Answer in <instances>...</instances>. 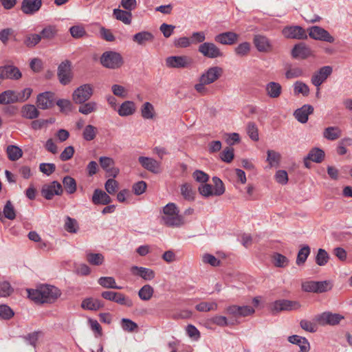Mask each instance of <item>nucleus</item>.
I'll return each mask as SVG.
<instances>
[{"mask_svg": "<svg viewBox=\"0 0 352 352\" xmlns=\"http://www.w3.org/2000/svg\"><path fill=\"white\" fill-rule=\"evenodd\" d=\"M63 192V187L61 184L56 181H54L50 184H45L42 187L41 194L42 195L48 200L53 198L54 195H60Z\"/></svg>", "mask_w": 352, "mask_h": 352, "instance_id": "nucleus-13", "label": "nucleus"}, {"mask_svg": "<svg viewBox=\"0 0 352 352\" xmlns=\"http://www.w3.org/2000/svg\"><path fill=\"white\" fill-rule=\"evenodd\" d=\"M135 111V103L130 100L124 101L118 109V113L122 117L133 115Z\"/></svg>", "mask_w": 352, "mask_h": 352, "instance_id": "nucleus-31", "label": "nucleus"}, {"mask_svg": "<svg viewBox=\"0 0 352 352\" xmlns=\"http://www.w3.org/2000/svg\"><path fill=\"white\" fill-rule=\"evenodd\" d=\"M292 56L294 58L305 59L311 56V50L304 43H300L294 46L292 50Z\"/></svg>", "mask_w": 352, "mask_h": 352, "instance_id": "nucleus-20", "label": "nucleus"}, {"mask_svg": "<svg viewBox=\"0 0 352 352\" xmlns=\"http://www.w3.org/2000/svg\"><path fill=\"white\" fill-rule=\"evenodd\" d=\"M93 95V88L89 84H84L76 89L73 93V100L76 104H82Z\"/></svg>", "mask_w": 352, "mask_h": 352, "instance_id": "nucleus-5", "label": "nucleus"}, {"mask_svg": "<svg viewBox=\"0 0 352 352\" xmlns=\"http://www.w3.org/2000/svg\"><path fill=\"white\" fill-rule=\"evenodd\" d=\"M301 304L297 300L286 299L278 300L270 305V311L272 314H276L281 311H292L300 309Z\"/></svg>", "mask_w": 352, "mask_h": 352, "instance_id": "nucleus-3", "label": "nucleus"}, {"mask_svg": "<svg viewBox=\"0 0 352 352\" xmlns=\"http://www.w3.org/2000/svg\"><path fill=\"white\" fill-rule=\"evenodd\" d=\"M104 256L100 253H89L87 254V261L93 265H100L104 262Z\"/></svg>", "mask_w": 352, "mask_h": 352, "instance_id": "nucleus-52", "label": "nucleus"}, {"mask_svg": "<svg viewBox=\"0 0 352 352\" xmlns=\"http://www.w3.org/2000/svg\"><path fill=\"white\" fill-rule=\"evenodd\" d=\"M267 94L271 98H278L282 93V86L276 82H270L265 85Z\"/></svg>", "mask_w": 352, "mask_h": 352, "instance_id": "nucleus-30", "label": "nucleus"}, {"mask_svg": "<svg viewBox=\"0 0 352 352\" xmlns=\"http://www.w3.org/2000/svg\"><path fill=\"white\" fill-rule=\"evenodd\" d=\"M19 102L16 93L12 90H6L0 94V104H8Z\"/></svg>", "mask_w": 352, "mask_h": 352, "instance_id": "nucleus-36", "label": "nucleus"}, {"mask_svg": "<svg viewBox=\"0 0 352 352\" xmlns=\"http://www.w3.org/2000/svg\"><path fill=\"white\" fill-rule=\"evenodd\" d=\"M309 36L318 41H322L332 43L334 42L335 38L332 36L328 31L320 26H312L309 29Z\"/></svg>", "mask_w": 352, "mask_h": 352, "instance_id": "nucleus-11", "label": "nucleus"}, {"mask_svg": "<svg viewBox=\"0 0 352 352\" xmlns=\"http://www.w3.org/2000/svg\"><path fill=\"white\" fill-rule=\"evenodd\" d=\"M305 75L304 69L298 66L290 67L285 72V77L287 79L296 78Z\"/></svg>", "mask_w": 352, "mask_h": 352, "instance_id": "nucleus-41", "label": "nucleus"}, {"mask_svg": "<svg viewBox=\"0 0 352 352\" xmlns=\"http://www.w3.org/2000/svg\"><path fill=\"white\" fill-rule=\"evenodd\" d=\"M98 283L100 285L104 288H110V289H122L121 287H119L116 285V280L113 277L111 276H102L100 277L98 280Z\"/></svg>", "mask_w": 352, "mask_h": 352, "instance_id": "nucleus-38", "label": "nucleus"}, {"mask_svg": "<svg viewBox=\"0 0 352 352\" xmlns=\"http://www.w3.org/2000/svg\"><path fill=\"white\" fill-rule=\"evenodd\" d=\"M218 305L215 302H201L195 306V309L201 312L216 311Z\"/></svg>", "mask_w": 352, "mask_h": 352, "instance_id": "nucleus-46", "label": "nucleus"}, {"mask_svg": "<svg viewBox=\"0 0 352 352\" xmlns=\"http://www.w3.org/2000/svg\"><path fill=\"white\" fill-rule=\"evenodd\" d=\"M57 76L60 82L63 85L71 82L72 78V63L69 60H65L60 63L58 67Z\"/></svg>", "mask_w": 352, "mask_h": 352, "instance_id": "nucleus-8", "label": "nucleus"}, {"mask_svg": "<svg viewBox=\"0 0 352 352\" xmlns=\"http://www.w3.org/2000/svg\"><path fill=\"white\" fill-rule=\"evenodd\" d=\"M131 272L133 274L140 276L145 280H151L155 276V273L153 270L144 267L133 266Z\"/></svg>", "mask_w": 352, "mask_h": 352, "instance_id": "nucleus-26", "label": "nucleus"}, {"mask_svg": "<svg viewBox=\"0 0 352 352\" xmlns=\"http://www.w3.org/2000/svg\"><path fill=\"white\" fill-rule=\"evenodd\" d=\"M272 263L277 267H285L289 264V259L279 253H274L272 256Z\"/></svg>", "mask_w": 352, "mask_h": 352, "instance_id": "nucleus-43", "label": "nucleus"}, {"mask_svg": "<svg viewBox=\"0 0 352 352\" xmlns=\"http://www.w3.org/2000/svg\"><path fill=\"white\" fill-rule=\"evenodd\" d=\"M40 288L43 303L52 302L60 296V290L54 286L43 285Z\"/></svg>", "mask_w": 352, "mask_h": 352, "instance_id": "nucleus-17", "label": "nucleus"}, {"mask_svg": "<svg viewBox=\"0 0 352 352\" xmlns=\"http://www.w3.org/2000/svg\"><path fill=\"white\" fill-rule=\"evenodd\" d=\"M294 91L296 95L300 94L304 96H307L309 94V88L305 82L296 81L294 84Z\"/></svg>", "mask_w": 352, "mask_h": 352, "instance_id": "nucleus-47", "label": "nucleus"}, {"mask_svg": "<svg viewBox=\"0 0 352 352\" xmlns=\"http://www.w3.org/2000/svg\"><path fill=\"white\" fill-rule=\"evenodd\" d=\"M104 188L107 193L113 195L118 190V183L114 179L110 178L106 182Z\"/></svg>", "mask_w": 352, "mask_h": 352, "instance_id": "nucleus-60", "label": "nucleus"}, {"mask_svg": "<svg viewBox=\"0 0 352 352\" xmlns=\"http://www.w3.org/2000/svg\"><path fill=\"white\" fill-rule=\"evenodd\" d=\"M198 52L208 58H217L223 56V53L221 50L214 43L211 42H204L200 44L198 47Z\"/></svg>", "mask_w": 352, "mask_h": 352, "instance_id": "nucleus-6", "label": "nucleus"}, {"mask_svg": "<svg viewBox=\"0 0 352 352\" xmlns=\"http://www.w3.org/2000/svg\"><path fill=\"white\" fill-rule=\"evenodd\" d=\"M310 252V248L307 245L302 246L298 252L296 264L298 265L304 264L309 256Z\"/></svg>", "mask_w": 352, "mask_h": 352, "instance_id": "nucleus-44", "label": "nucleus"}, {"mask_svg": "<svg viewBox=\"0 0 352 352\" xmlns=\"http://www.w3.org/2000/svg\"><path fill=\"white\" fill-rule=\"evenodd\" d=\"M120 325L122 329L126 332L133 333L138 330V324L129 318H122Z\"/></svg>", "mask_w": 352, "mask_h": 352, "instance_id": "nucleus-40", "label": "nucleus"}, {"mask_svg": "<svg viewBox=\"0 0 352 352\" xmlns=\"http://www.w3.org/2000/svg\"><path fill=\"white\" fill-rule=\"evenodd\" d=\"M344 316L339 314H333L331 312H324L316 317V321L321 325H336L338 324Z\"/></svg>", "mask_w": 352, "mask_h": 352, "instance_id": "nucleus-14", "label": "nucleus"}, {"mask_svg": "<svg viewBox=\"0 0 352 352\" xmlns=\"http://www.w3.org/2000/svg\"><path fill=\"white\" fill-rule=\"evenodd\" d=\"M91 201L95 205H108L112 201V199L107 192L97 188L94 191Z\"/></svg>", "mask_w": 352, "mask_h": 352, "instance_id": "nucleus-23", "label": "nucleus"}, {"mask_svg": "<svg viewBox=\"0 0 352 352\" xmlns=\"http://www.w3.org/2000/svg\"><path fill=\"white\" fill-rule=\"evenodd\" d=\"M323 137L330 141H334L342 135V131L338 126H328L323 131Z\"/></svg>", "mask_w": 352, "mask_h": 352, "instance_id": "nucleus-34", "label": "nucleus"}, {"mask_svg": "<svg viewBox=\"0 0 352 352\" xmlns=\"http://www.w3.org/2000/svg\"><path fill=\"white\" fill-rule=\"evenodd\" d=\"M179 210L174 203L166 204L163 208L162 219L168 227H179L184 224L183 218L179 214Z\"/></svg>", "mask_w": 352, "mask_h": 352, "instance_id": "nucleus-2", "label": "nucleus"}, {"mask_svg": "<svg viewBox=\"0 0 352 352\" xmlns=\"http://www.w3.org/2000/svg\"><path fill=\"white\" fill-rule=\"evenodd\" d=\"M101 65L108 69H118L123 64L121 54L114 51L104 52L100 56Z\"/></svg>", "mask_w": 352, "mask_h": 352, "instance_id": "nucleus-4", "label": "nucleus"}, {"mask_svg": "<svg viewBox=\"0 0 352 352\" xmlns=\"http://www.w3.org/2000/svg\"><path fill=\"white\" fill-rule=\"evenodd\" d=\"M234 149L232 147L226 148L221 153L220 158L222 161L230 163L234 158Z\"/></svg>", "mask_w": 352, "mask_h": 352, "instance_id": "nucleus-61", "label": "nucleus"}, {"mask_svg": "<svg viewBox=\"0 0 352 352\" xmlns=\"http://www.w3.org/2000/svg\"><path fill=\"white\" fill-rule=\"evenodd\" d=\"M99 162L101 168L109 174V176H118L119 174L120 170L115 167V162L111 157L102 156L99 158Z\"/></svg>", "mask_w": 352, "mask_h": 352, "instance_id": "nucleus-18", "label": "nucleus"}, {"mask_svg": "<svg viewBox=\"0 0 352 352\" xmlns=\"http://www.w3.org/2000/svg\"><path fill=\"white\" fill-rule=\"evenodd\" d=\"M329 260V256L327 252L324 249L320 248L316 256V263L320 266H324L328 263Z\"/></svg>", "mask_w": 352, "mask_h": 352, "instance_id": "nucleus-51", "label": "nucleus"}, {"mask_svg": "<svg viewBox=\"0 0 352 352\" xmlns=\"http://www.w3.org/2000/svg\"><path fill=\"white\" fill-rule=\"evenodd\" d=\"M114 17L126 25H129L132 20V14L127 10L116 8L113 11Z\"/></svg>", "mask_w": 352, "mask_h": 352, "instance_id": "nucleus-35", "label": "nucleus"}, {"mask_svg": "<svg viewBox=\"0 0 352 352\" xmlns=\"http://www.w3.org/2000/svg\"><path fill=\"white\" fill-rule=\"evenodd\" d=\"M56 33L57 30L55 26L47 25L41 30L39 34L41 36V39H52L55 37Z\"/></svg>", "mask_w": 352, "mask_h": 352, "instance_id": "nucleus-48", "label": "nucleus"}, {"mask_svg": "<svg viewBox=\"0 0 352 352\" xmlns=\"http://www.w3.org/2000/svg\"><path fill=\"white\" fill-rule=\"evenodd\" d=\"M41 41V36L38 34H30L26 36L24 44L29 48L34 47Z\"/></svg>", "mask_w": 352, "mask_h": 352, "instance_id": "nucleus-50", "label": "nucleus"}, {"mask_svg": "<svg viewBox=\"0 0 352 352\" xmlns=\"http://www.w3.org/2000/svg\"><path fill=\"white\" fill-rule=\"evenodd\" d=\"M180 192L184 199L188 201H192L195 200L196 190L190 184L184 183L181 185Z\"/></svg>", "mask_w": 352, "mask_h": 352, "instance_id": "nucleus-32", "label": "nucleus"}, {"mask_svg": "<svg viewBox=\"0 0 352 352\" xmlns=\"http://www.w3.org/2000/svg\"><path fill=\"white\" fill-rule=\"evenodd\" d=\"M223 69L219 66H213L206 69L201 76L203 82L208 85L215 82L223 74Z\"/></svg>", "mask_w": 352, "mask_h": 352, "instance_id": "nucleus-15", "label": "nucleus"}, {"mask_svg": "<svg viewBox=\"0 0 352 352\" xmlns=\"http://www.w3.org/2000/svg\"><path fill=\"white\" fill-rule=\"evenodd\" d=\"M22 117L33 120L39 116V111L33 104H25L21 109Z\"/></svg>", "mask_w": 352, "mask_h": 352, "instance_id": "nucleus-37", "label": "nucleus"}, {"mask_svg": "<svg viewBox=\"0 0 352 352\" xmlns=\"http://www.w3.org/2000/svg\"><path fill=\"white\" fill-rule=\"evenodd\" d=\"M316 293H322L327 292L331 289V285L329 281H315Z\"/></svg>", "mask_w": 352, "mask_h": 352, "instance_id": "nucleus-63", "label": "nucleus"}, {"mask_svg": "<svg viewBox=\"0 0 352 352\" xmlns=\"http://www.w3.org/2000/svg\"><path fill=\"white\" fill-rule=\"evenodd\" d=\"M314 111V107L310 104H305L294 111V116L300 123H306L309 116Z\"/></svg>", "mask_w": 352, "mask_h": 352, "instance_id": "nucleus-24", "label": "nucleus"}, {"mask_svg": "<svg viewBox=\"0 0 352 352\" xmlns=\"http://www.w3.org/2000/svg\"><path fill=\"white\" fill-rule=\"evenodd\" d=\"M280 160V155L274 151H267V161L269 162L271 167H276L278 166Z\"/></svg>", "mask_w": 352, "mask_h": 352, "instance_id": "nucleus-55", "label": "nucleus"}, {"mask_svg": "<svg viewBox=\"0 0 352 352\" xmlns=\"http://www.w3.org/2000/svg\"><path fill=\"white\" fill-rule=\"evenodd\" d=\"M288 340L292 344L298 345L300 349V352H308L309 351V342L304 337L293 335L288 338Z\"/></svg>", "mask_w": 352, "mask_h": 352, "instance_id": "nucleus-29", "label": "nucleus"}, {"mask_svg": "<svg viewBox=\"0 0 352 352\" xmlns=\"http://www.w3.org/2000/svg\"><path fill=\"white\" fill-rule=\"evenodd\" d=\"M333 67L329 65L323 66L316 71L311 78V82L317 88H319L322 83L331 75Z\"/></svg>", "mask_w": 352, "mask_h": 352, "instance_id": "nucleus-7", "label": "nucleus"}, {"mask_svg": "<svg viewBox=\"0 0 352 352\" xmlns=\"http://www.w3.org/2000/svg\"><path fill=\"white\" fill-rule=\"evenodd\" d=\"M138 162L145 169L153 173L157 174L160 169V162L148 157H139Z\"/></svg>", "mask_w": 352, "mask_h": 352, "instance_id": "nucleus-22", "label": "nucleus"}, {"mask_svg": "<svg viewBox=\"0 0 352 352\" xmlns=\"http://www.w3.org/2000/svg\"><path fill=\"white\" fill-rule=\"evenodd\" d=\"M250 50V44L248 42H243L240 43L235 48V53L241 56L247 55Z\"/></svg>", "mask_w": 352, "mask_h": 352, "instance_id": "nucleus-64", "label": "nucleus"}, {"mask_svg": "<svg viewBox=\"0 0 352 352\" xmlns=\"http://www.w3.org/2000/svg\"><path fill=\"white\" fill-rule=\"evenodd\" d=\"M28 297L35 302H43V298H42V292L41 291V288H38L36 289H28Z\"/></svg>", "mask_w": 352, "mask_h": 352, "instance_id": "nucleus-58", "label": "nucleus"}, {"mask_svg": "<svg viewBox=\"0 0 352 352\" xmlns=\"http://www.w3.org/2000/svg\"><path fill=\"white\" fill-rule=\"evenodd\" d=\"M55 94L52 91H45L38 94L36 105L38 108L45 110L51 109L55 104Z\"/></svg>", "mask_w": 352, "mask_h": 352, "instance_id": "nucleus-10", "label": "nucleus"}, {"mask_svg": "<svg viewBox=\"0 0 352 352\" xmlns=\"http://www.w3.org/2000/svg\"><path fill=\"white\" fill-rule=\"evenodd\" d=\"M63 184L67 192L69 194L76 190V182L74 177H63Z\"/></svg>", "mask_w": 352, "mask_h": 352, "instance_id": "nucleus-57", "label": "nucleus"}, {"mask_svg": "<svg viewBox=\"0 0 352 352\" xmlns=\"http://www.w3.org/2000/svg\"><path fill=\"white\" fill-rule=\"evenodd\" d=\"M254 311V309L250 306L239 307L232 305L227 308V312L235 316H247L252 314Z\"/></svg>", "mask_w": 352, "mask_h": 352, "instance_id": "nucleus-27", "label": "nucleus"}, {"mask_svg": "<svg viewBox=\"0 0 352 352\" xmlns=\"http://www.w3.org/2000/svg\"><path fill=\"white\" fill-rule=\"evenodd\" d=\"M283 34L288 38L302 40L307 38L305 30L299 25L285 27L283 30Z\"/></svg>", "mask_w": 352, "mask_h": 352, "instance_id": "nucleus-16", "label": "nucleus"}, {"mask_svg": "<svg viewBox=\"0 0 352 352\" xmlns=\"http://www.w3.org/2000/svg\"><path fill=\"white\" fill-rule=\"evenodd\" d=\"M153 40V35L147 31H142L133 36V41L140 45H145Z\"/></svg>", "mask_w": 352, "mask_h": 352, "instance_id": "nucleus-33", "label": "nucleus"}, {"mask_svg": "<svg viewBox=\"0 0 352 352\" xmlns=\"http://www.w3.org/2000/svg\"><path fill=\"white\" fill-rule=\"evenodd\" d=\"M6 153L8 158L12 161L19 160L23 155L22 150L15 145H9L7 147Z\"/></svg>", "mask_w": 352, "mask_h": 352, "instance_id": "nucleus-39", "label": "nucleus"}, {"mask_svg": "<svg viewBox=\"0 0 352 352\" xmlns=\"http://www.w3.org/2000/svg\"><path fill=\"white\" fill-rule=\"evenodd\" d=\"M324 156L325 154L322 149L318 147L313 148L304 157V166L307 168H310L311 166V162L320 163L323 161Z\"/></svg>", "mask_w": 352, "mask_h": 352, "instance_id": "nucleus-12", "label": "nucleus"}, {"mask_svg": "<svg viewBox=\"0 0 352 352\" xmlns=\"http://www.w3.org/2000/svg\"><path fill=\"white\" fill-rule=\"evenodd\" d=\"M42 6V0H23L21 10L25 14H34Z\"/></svg>", "mask_w": 352, "mask_h": 352, "instance_id": "nucleus-21", "label": "nucleus"}, {"mask_svg": "<svg viewBox=\"0 0 352 352\" xmlns=\"http://www.w3.org/2000/svg\"><path fill=\"white\" fill-rule=\"evenodd\" d=\"M113 302H116L120 305H125L128 307H131L133 305V302L129 298H126L123 294L116 292Z\"/></svg>", "mask_w": 352, "mask_h": 352, "instance_id": "nucleus-59", "label": "nucleus"}, {"mask_svg": "<svg viewBox=\"0 0 352 352\" xmlns=\"http://www.w3.org/2000/svg\"><path fill=\"white\" fill-rule=\"evenodd\" d=\"M3 212L4 217L9 220H14L16 218V211L11 201H6Z\"/></svg>", "mask_w": 352, "mask_h": 352, "instance_id": "nucleus-49", "label": "nucleus"}, {"mask_svg": "<svg viewBox=\"0 0 352 352\" xmlns=\"http://www.w3.org/2000/svg\"><path fill=\"white\" fill-rule=\"evenodd\" d=\"M238 37L239 35L233 32H226L216 35L214 41L223 45H232Z\"/></svg>", "mask_w": 352, "mask_h": 352, "instance_id": "nucleus-25", "label": "nucleus"}, {"mask_svg": "<svg viewBox=\"0 0 352 352\" xmlns=\"http://www.w3.org/2000/svg\"><path fill=\"white\" fill-rule=\"evenodd\" d=\"M153 293V288L149 285H145L139 290L138 296L140 299L146 301L151 298Z\"/></svg>", "mask_w": 352, "mask_h": 352, "instance_id": "nucleus-45", "label": "nucleus"}, {"mask_svg": "<svg viewBox=\"0 0 352 352\" xmlns=\"http://www.w3.org/2000/svg\"><path fill=\"white\" fill-rule=\"evenodd\" d=\"M141 113L144 119H153L155 116L153 105L149 102H144L141 108Z\"/></svg>", "mask_w": 352, "mask_h": 352, "instance_id": "nucleus-42", "label": "nucleus"}, {"mask_svg": "<svg viewBox=\"0 0 352 352\" xmlns=\"http://www.w3.org/2000/svg\"><path fill=\"white\" fill-rule=\"evenodd\" d=\"M78 111L84 115H88L96 110L97 104L95 102H89L80 104Z\"/></svg>", "mask_w": 352, "mask_h": 352, "instance_id": "nucleus-54", "label": "nucleus"}, {"mask_svg": "<svg viewBox=\"0 0 352 352\" xmlns=\"http://www.w3.org/2000/svg\"><path fill=\"white\" fill-rule=\"evenodd\" d=\"M192 63V58L187 56H172L166 59V65L170 68H187Z\"/></svg>", "mask_w": 352, "mask_h": 352, "instance_id": "nucleus-9", "label": "nucleus"}, {"mask_svg": "<svg viewBox=\"0 0 352 352\" xmlns=\"http://www.w3.org/2000/svg\"><path fill=\"white\" fill-rule=\"evenodd\" d=\"M196 180L200 183L198 191L204 197L212 196H220L225 192V187L223 182L219 177H196Z\"/></svg>", "mask_w": 352, "mask_h": 352, "instance_id": "nucleus-1", "label": "nucleus"}, {"mask_svg": "<svg viewBox=\"0 0 352 352\" xmlns=\"http://www.w3.org/2000/svg\"><path fill=\"white\" fill-rule=\"evenodd\" d=\"M77 228L78 223L76 220L67 217L65 223V229L70 233H76L77 232Z\"/></svg>", "mask_w": 352, "mask_h": 352, "instance_id": "nucleus-62", "label": "nucleus"}, {"mask_svg": "<svg viewBox=\"0 0 352 352\" xmlns=\"http://www.w3.org/2000/svg\"><path fill=\"white\" fill-rule=\"evenodd\" d=\"M97 133V129L91 124L87 125L83 131L82 137L86 141L93 140Z\"/></svg>", "mask_w": 352, "mask_h": 352, "instance_id": "nucleus-53", "label": "nucleus"}, {"mask_svg": "<svg viewBox=\"0 0 352 352\" xmlns=\"http://www.w3.org/2000/svg\"><path fill=\"white\" fill-rule=\"evenodd\" d=\"M82 309L90 311H97L104 307V303L96 298H87L82 301Z\"/></svg>", "mask_w": 352, "mask_h": 352, "instance_id": "nucleus-28", "label": "nucleus"}, {"mask_svg": "<svg viewBox=\"0 0 352 352\" xmlns=\"http://www.w3.org/2000/svg\"><path fill=\"white\" fill-rule=\"evenodd\" d=\"M21 77L20 70L12 65H5L0 67V78L4 79L18 80Z\"/></svg>", "mask_w": 352, "mask_h": 352, "instance_id": "nucleus-19", "label": "nucleus"}, {"mask_svg": "<svg viewBox=\"0 0 352 352\" xmlns=\"http://www.w3.org/2000/svg\"><path fill=\"white\" fill-rule=\"evenodd\" d=\"M14 315V311L7 305H0V318L3 320H10Z\"/></svg>", "mask_w": 352, "mask_h": 352, "instance_id": "nucleus-56", "label": "nucleus"}]
</instances>
